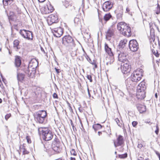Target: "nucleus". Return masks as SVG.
I'll use <instances>...</instances> for the list:
<instances>
[{
    "label": "nucleus",
    "instance_id": "nucleus-1",
    "mask_svg": "<svg viewBox=\"0 0 160 160\" xmlns=\"http://www.w3.org/2000/svg\"><path fill=\"white\" fill-rule=\"evenodd\" d=\"M38 65V62L35 59L31 60L29 62L28 65L23 69L24 72L27 75L28 77L33 78L36 73V68Z\"/></svg>",
    "mask_w": 160,
    "mask_h": 160
},
{
    "label": "nucleus",
    "instance_id": "nucleus-2",
    "mask_svg": "<svg viewBox=\"0 0 160 160\" xmlns=\"http://www.w3.org/2000/svg\"><path fill=\"white\" fill-rule=\"evenodd\" d=\"M117 27L118 30L123 35L128 37L131 36V28L125 22H119L117 24Z\"/></svg>",
    "mask_w": 160,
    "mask_h": 160
},
{
    "label": "nucleus",
    "instance_id": "nucleus-3",
    "mask_svg": "<svg viewBox=\"0 0 160 160\" xmlns=\"http://www.w3.org/2000/svg\"><path fill=\"white\" fill-rule=\"evenodd\" d=\"M62 44L69 50L76 49L75 43L73 38L70 35H66L62 38Z\"/></svg>",
    "mask_w": 160,
    "mask_h": 160
},
{
    "label": "nucleus",
    "instance_id": "nucleus-4",
    "mask_svg": "<svg viewBox=\"0 0 160 160\" xmlns=\"http://www.w3.org/2000/svg\"><path fill=\"white\" fill-rule=\"evenodd\" d=\"M47 113L44 110L39 111L34 114L35 120L37 123L44 124L45 123Z\"/></svg>",
    "mask_w": 160,
    "mask_h": 160
},
{
    "label": "nucleus",
    "instance_id": "nucleus-5",
    "mask_svg": "<svg viewBox=\"0 0 160 160\" xmlns=\"http://www.w3.org/2000/svg\"><path fill=\"white\" fill-rule=\"evenodd\" d=\"M38 130L40 134H42L43 139L45 141H49L52 138L53 135L51 131L48 128H39Z\"/></svg>",
    "mask_w": 160,
    "mask_h": 160
},
{
    "label": "nucleus",
    "instance_id": "nucleus-6",
    "mask_svg": "<svg viewBox=\"0 0 160 160\" xmlns=\"http://www.w3.org/2000/svg\"><path fill=\"white\" fill-rule=\"evenodd\" d=\"M104 49L106 52L109 55V58H108V61L106 62V65L108 66L112 64L114 62V54L112 51V49L109 48L108 44L105 43L104 45Z\"/></svg>",
    "mask_w": 160,
    "mask_h": 160
},
{
    "label": "nucleus",
    "instance_id": "nucleus-7",
    "mask_svg": "<svg viewBox=\"0 0 160 160\" xmlns=\"http://www.w3.org/2000/svg\"><path fill=\"white\" fill-rule=\"evenodd\" d=\"M145 82L142 81L138 84L137 87V95L140 96L139 98H144L145 97V91L146 89V86L145 85Z\"/></svg>",
    "mask_w": 160,
    "mask_h": 160
},
{
    "label": "nucleus",
    "instance_id": "nucleus-8",
    "mask_svg": "<svg viewBox=\"0 0 160 160\" xmlns=\"http://www.w3.org/2000/svg\"><path fill=\"white\" fill-rule=\"evenodd\" d=\"M12 8L14 10V12H10L9 15L8 16L9 20L16 21L18 20V14L20 13V11L17 6L15 5H14L12 6Z\"/></svg>",
    "mask_w": 160,
    "mask_h": 160
},
{
    "label": "nucleus",
    "instance_id": "nucleus-9",
    "mask_svg": "<svg viewBox=\"0 0 160 160\" xmlns=\"http://www.w3.org/2000/svg\"><path fill=\"white\" fill-rule=\"evenodd\" d=\"M119 60L122 62L128 61V54L127 49L119 50L118 51Z\"/></svg>",
    "mask_w": 160,
    "mask_h": 160
},
{
    "label": "nucleus",
    "instance_id": "nucleus-10",
    "mask_svg": "<svg viewBox=\"0 0 160 160\" xmlns=\"http://www.w3.org/2000/svg\"><path fill=\"white\" fill-rule=\"evenodd\" d=\"M120 69L122 72L124 74H127L128 72H129L131 68L130 65V64L128 61L122 62L121 64Z\"/></svg>",
    "mask_w": 160,
    "mask_h": 160
},
{
    "label": "nucleus",
    "instance_id": "nucleus-11",
    "mask_svg": "<svg viewBox=\"0 0 160 160\" xmlns=\"http://www.w3.org/2000/svg\"><path fill=\"white\" fill-rule=\"evenodd\" d=\"M20 35L24 38L28 40H32V34L31 32L25 29L20 30L19 31Z\"/></svg>",
    "mask_w": 160,
    "mask_h": 160
},
{
    "label": "nucleus",
    "instance_id": "nucleus-12",
    "mask_svg": "<svg viewBox=\"0 0 160 160\" xmlns=\"http://www.w3.org/2000/svg\"><path fill=\"white\" fill-rule=\"evenodd\" d=\"M129 48L130 50L133 52L137 51L138 48V45L135 40H131L129 42Z\"/></svg>",
    "mask_w": 160,
    "mask_h": 160
},
{
    "label": "nucleus",
    "instance_id": "nucleus-13",
    "mask_svg": "<svg viewBox=\"0 0 160 160\" xmlns=\"http://www.w3.org/2000/svg\"><path fill=\"white\" fill-rule=\"evenodd\" d=\"M48 23L50 25L53 23H57L58 22V18L56 15L51 14L50 15L47 19Z\"/></svg>",
    "mask_w": 160,
    "mask_h": 160
},
{
    "label": "nucleus",
    "instance_id": "nucleus-14",
    "mask_svg": "<svg viewBox=\"0 0 160 160\" xmlns=\"http://www.w3.org/2000/svg\"><path fill=\"white\" fill-rule=\"evenodd\" d=\"M113 4V2L110 0L105 2L103 4L102 8L105 12L109 11L112 7Z\"/></svg>",
    "mask_w": 160,
    "mask_h": 160
},
{
    "label": "nucleus",
    "instance_id": "nucleus-15",
    "mask_svg": "<svg viewBox=\"0 0 160 160\" xmlns=\"http://www.w3.org/2000/svg\"><path fill=\"white\" fill-rule=\"evenodd\" d=\"M52 31L54 36L57 37H60L63 34V30L60 27L52 28Z\"/></svg>",
    "mask_w": 160,
    "mask_h": 160
},
{
    "label": "nucleus",
    "instance_id": "nucleus-16",
    "mask_svg": "<svg viewBox=\"0 0 160 160\" xmlns=\"http://www.w3.org/2000/svg\"><path fill=\"white\" fill-rule=\"evenodd\" d=\"M137 73H133L132 74L131 76V79L132 81L134 82H138L141 79L142 77H141V74H139V75H137Z\"/></svg>",
    "mask_w": 160,
    "mask_h": 160
},
{
    "label": "nucleus",
    "instance_id": "nucleus-17",
    "mask_svg": "<svg viewBox=\"0 0 160 160\" xmlns=\"http://www.w3.org/2000/svg\"><path fill=\"white\" fill-rule=\"evenodd\" d=\"M114 30L112 27L109 28L107 32H106V38L109 40L110 38L114 35Z\"/></svg>",
    "mask_w": 160,
    "mask_h": 160
},
{
    "label": "nucleus",
    "instance_id": "nucleus-18",
    "mask_svg": "<svg viewBox=\"0 0 160 160\" xmlns=\"http://www.w3.org/2000/svg\"><path fill=\"white\" fill-rule=\"evenodd\" d=\"M124 142L123 137L121 135H119L117 138V142H114V145L115 147L122 145Z\"/></svg>",
    "mask_w": 160,
    "mask_h": 160
},
{
    "label": "nucleus",
    "instance_id": "nucleus-19",
    "mask_svg": "<svg viewBox=\"0 0 160 160\" xmlns=\"http://www.w3.org/2000/svg\"><path fill=\"white\" fill-rule=\"evenodd\" d=\"M127 42V41L126 39H124L121 40L119 44V50H121V49L123 50V49H127L124 48V47Z\"/></svg>",
    "mask_w": 160,
    "mask_h": 160
},
{
    "label": "nucleus",
    "instance_id": "nucleus-20",
    "mask_svg": "<svg viewBox=\"0 0 160 160\" xmlns=\"http://www.w3.org/2000/svg\"><path fill=\"white\" fill-rule=\"evenodd\" d=\"M13 44L14 49H15L16 51H18L20 48L19 45V41L18 40H15L13 42Z\"/></svg>",
    "mask_w": 160,
    "mask_h": 160
},
{
    "label": "nucleus",
    "instance_id": "nucleus-21",
    "mask_svg": "<svg viewBox=\"0 0 160 160\" xmlns=\"http://www.w3.org/2000/svg\"><path fill=\"white\" fill-rule=\"evenodd\" d=\"M21 62L20 56H17L15 57V64L16 67H19L21 65Z\"/></svg>",
    "mask_w": 160,
    "mask_h": 160
},
{
    "label": "nucleus",
    "instance_id": "nucleus-22",
    "mask_svg": "<svg viewBox=\"0 0 160 160\" xmlns=\"http://www.w3.org/2000/svg\"><path fill=\"white\" fill-rule=\"evenodd\" d=\"M25 75L22 73H18L17 74V78L18 81L22 82L24 78Z\"/></svg>",
    "mask_w": 160,
    "mask_h": 160
},
{
    "label": "nucleus",
    "instance_id": "nucleus-23",
    "mask_svg": "<svg viewBox=\"0 0 160 160\" xmlns=\"http://www.w3.org/2000/svg\"><path fill=\"white\" fill-rule=\"evenodd\" d=\"M138 108L140 113H142L146 111V106L144 105H139L138 107Z\"/></svg>",
    "mask_w": 160,
    "mask_h": 160
},
{
    "label": "nucleus",
    "instance_id": "nucleus-24",
    "mask_svg": "<svg viewBox=\"0 0 160 160\" xmlns=\"http://www.w3.org/2000/svg\"><path fill=\"white\" fill-rule=\"evenodd\" d=\"M60 144H55V145L52 144V148L55 151L59 152L60 150Z\"/></svg>",
    "mask_w": 160,
    "mask_h": 160
},
{
    "label": "nucleus",
    "instance_id": "nucleus-25",
    "mask_svg": "<svg viewBox=\"0 0 160 160\" xmlns=\"http://www.w3.org/2000/svg\"><path fill=\"white\" fill-rule=\"evenodd\" d=\"M150 34L151 38L150 39V42H153L155 41L154 38V30L153 29L151 28L150 29Z\"/></svg>",
    "mask_w": 160,
    "mask_h": 160
},
{
    "label": "nucleus",
    "instance_id": "nucleus-26",
    "mask_svg": "<svg viewBox=\"0 0 160 160\" xmlns=\"http://www.w3.org/2000/svg\"><path fill=\"white\" fill-rule=\"evenodd\" d=\"M102 126L99 124H94L92 126V128L94 131L96 132L97 131L102 128Z\"/></svg>",
    "mask_w": 160,
    "mask_h": 160
},
{
    "label": "nucleus",
    "instance_id": "nucleus-27",
    "mask_svg": "<svg viewBox=\"0 0 160 160\" xmlns=\"http://www.w3.org/2000/svg\"><path fill=\"white\" fill-rule=\"evenodd\" d=\"M13 0H2L3 4L4 6H7L11 4Z\"/></svg>",
    "mask_w": 160,
    "mask_h": 160
},
{
    "label": "nucleus",
    "instance_id": "nucleus-28",
    "mask_svg": "<svg viewBox=\"0 0 160 160\" xmlns=\"http://www.w3.org/2000/svg\"><path fill=\"white\" fill-rule=\"evenodd\" d=\"M112 15L110 14V13H109L108 14H106L104 17V20L106 22L109 20L111 18Z\"/></svg>",
    "mask_w": 160,
    "mask_h": 160
},
{
    "label": "nucleus",
    "instance_id": "nucleus-29",
    "mask_svg": "<svg viewBox=\"0 0 160 160\" xmlns=\"http://www.w3.org/2000/svg\"><path fill=\"white\" fill-rule=\"evenodd\" d=\"M133 82V81H132V79L131 80V79L130 78L127 79L126 80V85L128 87H130V86H131V84Z\"/></svg>",
    "mask_w": 160,
    "mask_h": 160
},
{
    "label": "nucleus",
    "instance_id": "nucleus-30",
    "mask_svg": "<svg viewBox=\"0 0 160 160\" xmlns=\"http://www.w3.org/2000/svg\"><path fill=\"white\" fill-rule=\"evenodd\" d=\"M123 10L122 9L120 12L118 13L117 15V18L118 19H122V16L123 15Z\"/></svg>",
    "mask_w": 160,
    "mask_h": 160
},
{
    "label": "nucleus",
    "instance_id": "nucleus-31",
    "mask_svg": "<svg viewBox=\"0 0 160 160\" xmlns=\"http://www.w3.org/2000/svg\"><path fill=\"white\" fill-rule=\"evenodd\" d=\"M115 121L117 122V124L120 127H121L122 124V123L123 122L122 120L120 121L118 118H116L115 120Z\"/></svg>",
    "mask_w": 160,
    "mask_h": 160
},
{
    "label": "nucleus",
    "instance_id": "nucleus-32",
    "mask_svg": "<svg viewBox=\"0 0 160 160\" xmlns=\"http://www.w3.org/2000/svg\"><path fill=\"white\" fill-rule=\"evenodd\" d=\"M46 10L47 9H48V11L47 12L48 13L52 12L53 11V7L49 6H47V8H45Z\"/></svg>",
    "mask_w": 160,
    "mask_h": 160
},
{
    "label": "nucleus",
    "instance_id": "nucleus-33",
    "mask_svg": "<svg viewBox=\"0 0 160 160\" xmlns=\"http://www.w3.org/2000/svg\"><path fill=\"white\" fill-rule=\"evenodd\" d=\"M137 73V75H139V74H140V73L141 74V77H142V74H143V70L141 69L138 68L136 70H135L133 73Z\"/></svg>",
    "mask_w": 160,
    "mask_h": 160
},
{
    "label": "nucleus",
    "instance_id": "nucleus-34",
    "mask_svg": "<svg viewBox=\"0 0 160 160\" xmlns=\"http://www.w3.org/2000/svg\"><path fill=\"white\" fill-rule=\"evenodd\" d=\"M21 150L22 151L23 154H28L29 153V152L26 149L24 145H23L22 148H21Z\"/></svg>",
    "mask_w": 160,
    "mask_h": 160
},
{
    "label": "nucleus",
    "instance_id": "nucleus-35",
    "mask_svg": "<svg viewBox=\"0 0 160 160\" xmlns=\"http://www.w3.org/2000/svg\"><path fill=\"white\" fill-rule=\"evenodd\" d=\"M136 155L137 158V160H144L143 158L142 157L143 155H140V152L137 153Z\"/></svg>",
    "mask_w": 160,
    "mask_h": 160
},
{
    "label": "nucleus",
    "instance_id": "nucleus-36",
    "mask_svg": "<svg viewBox=\"0 0 160 160\" xmlns=\"http://www.w3.org/2000/svg\"><path fill=\"white\" fill-rule=\"evenodd\" d=\"M60 144V142L58 139L56 138L54 140V141L52 142V144L55 145V144Z\"/></svg>",
    "mask_w": 160,
    "mask_h": 160
},
{
    "label": "nucleus",
    "instance_id": "nucleus-37",
    "mask_svg": "<svg viewBox=\"0 0 160 160\" xmlns=\"http://www.w3.org/2000/svg\"><path fill=\"white\" fill-rule=\"evenodd\" d=\"M155 12L157 14H158L160 13V6L158 4L157 9L155 10Z\"/></svg>",
    "mask_w": 160,
    "mask_h": 160
},
{
    "label": "nucleus",
    "instance_id": "nucleus-38",
    "mask_svg": "<svg viewBox=\"0 0 160 160\" xmlns=\"http://www.w3.org/2000/svg\"><path fill=\"white\" fill-rule=\"evenodd\" d=\"M127 157V154L126 153L124 154L119 155V157L121 158H126Z\"/></svg>",
    "mask_w": 160,
    "mask_h": 160
},
{
    "label": "nucleus",
    "instance_id": "nucleus-39",
    "mask_svg": "<svg viewBox=\"0 0 160 160\" xmlns=\"http://www.w3.org/2000/svg\"><path fill=\"white\" fill-rule=\"evenodd\" d=\"M70 153L71 155L74 156H76L77 155V153L75 151L74 149H72L70 151Z\"/></svg>",
    "mask_w": 160,
    "mask_h": 160
},
{
    "label": "nucleus",
    "instance_id": "nucleus-40",
    "mask_svg": "<svg viewBox=\"0 0 160 160\" xmlns=\"http://www.w3.org/2000/svg\"><path fill=\"white\" fill-rule=\"evenodd\" d=\"M152 52L153 54L157 57H158L159 56V54L158 53L157 51L156 52L153 49L152 50Z\"/></svg>",
    "mask_w": 160,
    "mask_h": 160
},
{
    "label": "nucleus",
    "instance_id": "nucleus-41",
    "mask_svg": "<svg viewBox=\"0 0 160 160\" xmlns=\"http://www.w3.org/2000/svg\"><path fill=\"white\" fill-rule=\"evenodd\" d=\"M11 114L10 113L7 114L5 116V119L7 120L8 119L11 117Z\"/></svg>",
    "mask_w": 160,
    "mask_h": 160
},
{
    "label": "nucleus",
    "instance_id": "nucleus-42",
    "mask_svg": "<svg viewBox=\"0 0 160 160\" xmlns=\"http://www.w3.org/2000/svg\"><path fill=\"white\" fill-rule=\"evenodd\" d=\"M159 128L158 124L156 125V130L155 131V132L157 135H158V132H159Z\"/></svg>",
    "mask_w": 160,
    "mask_h": 160
},
{
    "label": "nucleus",
    "instance_id": "nucleus-43",
    "mask_svg": "<svg viewBox=\"0 0 160 160\" xmlns=\"http://www.w3.org/2000/svg\"><path fill=\"white\" fill-rule=\"evenodd\" d=\"M87 78L89 80L90 82H92V79L91 76L90 75H87Z\"/></svg>",
    "mask_w": 160,
    "mask_h": 160
},
{
    "label": "nucleus",
    "instance_id": "nucleus-44",
    "mask_svg": "<svg viewBox=\"0 0 160 160\" xmlns=\"http://www.w3.org/2000/svg\"><path fill=\"white\" fill-rule=\"evenodd\" d=\"M71 124L73 128V130L74 131H75V129L76 130V128H75L74 124L71 120Z\"/></svg>",
    "mask_w": 160,
    "mask_h": 160
},
{
    "label": "nucleus",
    "instance_id": "nucleus-45",
    "mask_svg": "<svg viewBox=\"0 0 160 160\" xmlns=\"http://www.w3.org/2000/svg\"><path fill=\"white\" fill-rule=\"evenodd\" d=\"M138 122L136 121H133L132 122V124L134 127H135L137 124Z\"/></svg>",
    "mask_w": 160,
    "mask_h": 160
},
{
    "label": "nucleus",
    "instance_id": "nucleus-46",
    "mask_svg": "<svg viewBox=\"0 0 160 160\" xmlns=\"http://www.w3.org/2000/svg\"><path fill=\"white\" fill-rule=\"evenodd\" d=\"M155 153L156 154V155L158 156V158H159V160H160V153H159V152L155 151Z\"/></svg>",
    "mask_w": 160,
    "mask_h": 160
},
{
    "label": "nucleus",
    "instance_id": "nucleus-47",
    "mask_svg": "<svg viewBox=\"0 0 160 160\" xmlns=\"http://www.w3.org/2000/svg\"><path fill=\"white\" fill-rule=\"evenodd\" d=\"M53 97L54 98H58V95L56 93H53Z\"/></svg>",
    "mask_w": 160,
    "mask_h": 160
},
{
    "label": "nucleus",
    "instance_id": "nucleus-48",
    "mask_svg": "<svg viewBox=\"0 0 160 160\" xmlns=\"http://www.w3.org/2000/svg\"><path fill=\"white\" fill-rule=\"evenodd\" d=\"M26 139L27 140V142L28 143H30L31 142V141L30 139L27 136L26 137Z\"/></svg>",
    "mask_w": 160,
    "mask_h": 160
},
{
    "label": "nucleus",
    "instance_id": "nucleus-49",
    "mask_svg": "<svg viewBox=\"0 0 160 160\" xmlns=\"http://www.w3.org/2000/svg\"><path fill=\"white\" fill-rule=\"evenodd\" d=\"M142 146H143L142 145V144L139 143V144H138V148L141 149L142 148Z\"/></svg>",
    "mask_w": 160,
    "mask_h": 160
},
{
    "label": "nucleus",
    "instance_id": "nucleus-50",
    "mask_svg": "<svg viewBox=\"0 0 160 160\" xmlns=\"http://www.w3.org/2000/svg\"><path fill=\"white\" fill-rule=\"evenodd\" d=\"M55 69L57 73L58 74L59 73H60V70L59 69H57L56 68H55Z\"/></svg>",
    "mask_w": 160,
    "mask_h": 160
},
{
    "label": "nucleus",
    "instance_id": "nucleus-51",
    "mask_svg": "<svg viewBox=\"0 0 160 160\" xmlns=\"http://www.w3.org/2000/svg\"><path fill=\"white\" fill-rule=\"evenodd\" d=\"M41 51L42 52H43V53H45L43 48L42 47L41 48Z\"/></svg>",
    "mask_w": 160,
    "mask_h": 160
},
{
    "label": "nucleus",
    "instance_id": "nucleus-52",
    "mask_svg": "<svg viewBox=\"0 0 160 160\" xmlns=\"http://www.w3.org/2000/svg\"><path fill=\"white\" fill-rule=\"evenodd\" d=\"M145 122L148 123H149L150 125H151L152 123V122H151L150 121H145Z\"/></svg>",
    "mask_w": 160,
    "mask_h": 160
},
{
    "label": "nucleus",
    "instance_id": "nucleus-53",
    "mask_svg": "<svg viewBox=\"0 0 160 160\" xmlns=\"http://www.w3.org/2000/svg\"><path fill=\"white\" fill-rule=\"evenodd\" d=\"M126 11L127 12H129L130 11V9L128 8H127L126 9Z\"/></svg>",
    "mask_w": 160,
    "mask_h": 160
},
{
    "label": "nucleus",
    "instance_id": "nucleus-54",
    "mask_svg": "<svg viewBox=\"0 0 160 160\" xmlns=\"http://www.w3.org/2000/svg\"><path fill=\"white\" fill-rule=\"evenodd\" d=\"M102 134V132H98V136H100Z\"/></svg>",
    "mask_w": 160,
    "mask_h": 160
},
{
    "label": "nucleus",
    "instance_id": "nucleus-55",
    "mask_svg": "<svg viewBox=\"0 0 160 160\" xmlns=\"http://www.w3.org/2000/svg\"><path fill=\"white\" fill-rule=\"evenodd\" d=\"M79 20V19L78 18H76L74 19V22L76 23V21H78Z\"/></svg>",
    "mask_w": 160,
    "mask_h": 160
},
{
    "label": "nucleus",
    "instance_id": "nucleus-56",
    "mask_svg": "<svg viewBox=\"0 0 160 160\" xmlns=\"http://www.w3.org/2000/svg\"><path fill=\"white\" fill-rule=\"evenodd\" d=\"M88 95L89 97H90L91 95H90V94L88 88Z\"/></svg>",
    "mask_w": 160,
    "mask_h": 160
},
{
    "label": "nucleus",
    "instance_id": "nucleus-57",
    "mask_svg": "<svg viewBox=\"0 0 160 160\" xmlns=\"http://www.w3.org/2000/svg\"><path fill=\"white\" fill-rule=\"evenodd\" d=\"M65 7L66 8H68V7H69V6H70V7H71V5H67V4H65Z\"/></svg>",
    "mask_w": 160,
    "mask_h": 160
},
{
    "label": "nucleus",
    "instance_id": "nucleus-58",
    "mask_svg": "<svg viewBox=\"0 0 160 160\" xmlns=\"http://www.w3.org/2000/svg\"><path fill=\"white\" fill-rule=\"evenodd\" d=\"M70 160H75V158H74L71 157L70 158Z\"/></svg>",
    "mask_w": 160,
    "mask_h": 160
},
{
    "label": "nucleus",
    "instance_id": "nucleus-59",
    "mask_svg": "<svg viewBox=\"0 0 160 160\" xmlns=\"http://www.w3.org/2000/svg\"><path fill=\"white\" fill-rule=\"evenodd\" d=\"M82 6L83 8H84V3L83 2V1H82Z\"/></svg>",
    "mask_w": 160,
    "mask_h": 160
},
{
    "label": "nucleus",
    "instance_id": "nucleus-60",
    "mask_svg": "<svg viewBox=\"0 0 160 160\" xmlns=\"http://www.w3.org/2000/svg\"><path fill=\"white\" fill-rule=\"evenodd\" d=\"M45 0H38V1L40 2H44Z\"/></svg>",
    "mask_w": 160,
    "mask_h": 160
},
{
    "label": "nucleus",
    "instance_id": "nucleus-61",
    "mask_svg": "<svg viewBox=\"0 0 160 160\" xmlns=\"http://www.w3.org/2000/svg\"><path fill=\"white\" fill-rule=\"evenodd\" d=\"M155 97H156V98H158V94L157 93H156L155 94Z\"/></svg>",
    "mask_w": 160,
    "mask_h": 160
},
{
    "label": "nucleus",
    "instance_id": "nucleus-62",
    "mask_svg": "<svg viewBox=\"0 0 160 160\" xmlns=\"http://www.w3.org/2000/svg\"><path fill=\"white\" fill-rule=\"evenodd\" d=\"M2 102V99L1 98H0V103H1Z\"/></svg>",
    "mask_w": 160,
    "mask_h": 160
},
{
    "label": "nucleus",
    "instance_id": "nucleus-63",
    "mask_svg": "<svg viewBox=\"0 0 160 160\" xmlns=\"http://www.w3.org/2000/svg\"><path fill=\"white\" fill-rule=\"evenodd\" d=\"M144 160H150L149 158H146Z\"/></svg>",
    "mask_w": 160,
    "mask_h": 160
},
{
    "label": "nucleus",
    "instance_id": "nucleus-64",
    "mask_svg": "<svg viewBox=\"0 0 160 160\" xmlns=\"http://www.w3.org/2000/svg\"><path fill=\"white\" fill-rule=\"evenodd\" d=\"M81 126H82V128H83V125H82V123L81 122Z\"/></svg>",
    "mask_w": 160,
    "mask_h": 160
}]
</instances>
